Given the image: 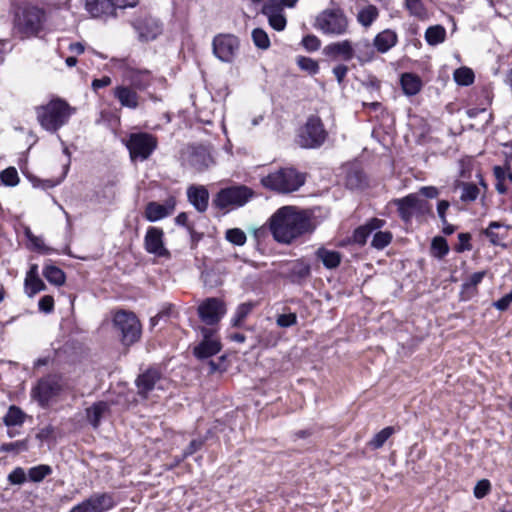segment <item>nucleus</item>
I'll use <instances>...</instances> for the list:
<instances>
[{
	"label": "nucleus",
	"instance_id": "1",
	"mask_svg": "<svg viewBox=\"0 0 512 512\" xmlns=\"http://www.w3.org/2000/svg\"><path fill=\"white\" fill-rule=\"evenodd\" d=\"M270 231L274 239L283 244H290L305 233H310L315 226L312 214L296 206H283L270 218Z\"/></svg>",
	"mask_w": 512,
	"mask_h": 512
},
{
	"label": "nucleus",
	"instance_id": "2",
	"mask_svg": "<svg viewBox=\"0 0 512 512\" xmlns=\"http://www.w3.org/2000/svg\"><path fill=\"white\" fill-rule=\"evenodd\" d=\"M73 112L74 109L60 98L53 99L46 105L36 107L39 124L49 132H56L65 125Z\"/></svg>",
	"mask_w": 512,
	"mask_h": 512
},
{
	"label": "nucleus",
	"instance_id": "3",
	"mask_svg": "<svg viewBox=\"0 0 512 512\" xmlns=\"http://www.w3.org/2000/svg\"><path fill=\"white\" fill-rule=\"evenodd\" d=\"M305 182L304 176L294 168H281L261 179V184L278 193H291Z\"/></svg>",
	"mask_w": 512,
	"mask_h": 512
},
{
	"label": "nucleus",
	"instance_id": "4",
	"mask_svg": "<svg viewBox=\"0 0 512 512\" xmlns=\"http://www.w3.org/2000/svg\"><path fill=\"white\" fill-rule=\"evenodd\" d=\"M314 27L326 35L342 36L348 32L349 22L341 9H325L316 16Z\"/></svg>",
	"mask_w": 512,
	"mask_h": 512
},
{
	"label": "nucleus",
	"instance_id": "5",
	"mask_svg": "<svg viewBox=\"0 0 512 512\" xmlns=\"http://www.w3.org/2000/svg\"><path fill=\"white\" fill-rule=\"evenodd\" d=\"M113 326L120 333L121 341L125 345H131L140 339L141 324L133 312L125 310L115 312Z\"/></svg>",
	"mask_w": 512,
	"mask_h": 512
},
{
	"label": "nucleus",
	"instance_id": "6",
	"mask_svg": "<svg viewBox=\"0 0 512 512\" xmlns=\"http://www.w3.org/2000/svg\"><path fill=\"white\" fill-rule=\"evenodd\" d=\"M45 14L35 6L22 8L15 18V26L25 37L37 35L42 29Z\"/></svg>",
	"mask_w": 512,
	"mask_h": 512
},
{
	"label": "nucleus",
	"instance_id": "7",
	"mask_svg": "<svg viewBox=\"0 0 512 512\" xmlns=\"http://www.w3.org/2000/svg\"><path fill=\"white\" fill-rule=\"evenodd\" d=\"M326 136L327 133L321 119L317 116H311L301 128L297 143L303 148H318L324 143Z\"/></svg>",
	"mask_w": 512,
	"mask_h": 512
},
{
	"label": "nucleus",
	"instance_id": "8",
	"mask_svg": "<svg viewBox=\"0 0 512 512\" xmlns=\"http://www.w3.org/2000/svg\"><path fill=\"white\" fill-rule=\"evenodd\" d=\"M253 196V190L247 186H232L220 190L213 202L220 209L230 206L240 207L245 205Z\"/></svg>",
	"mask_w": 512,
	"mask_h": 512
},
{
	"label": "nucleus",
	"instance_id": "9",
	"mask_svg": "<svg viewBox=\"0 0 512 512\" xmlns=\"http://www.w3.org/2000/svg\"><path fill=\"white\" fill-rule=\"evenodd\" d=\"M157 147V139L149 133H133L127 141L132 160H146Z\"/></svg>",
	"mask_w": 512,
	"mask_h": 512
},
{
	"label": "nucleus",
	"instance_id": "10",
	"mask_svg": "<svg viewBox=\"0 0 512 512\" xmlns=\"http://www.w3.org/2000/svg\"><path fill=\"white\" fill-rule=\"evenodd\" d=\"M62 390L60 377L56 375H48L40 379L37 385L32 389L31 395L33 399L44 407L49 400L57 396Z\"/></svg>",
	"mask_w": 512,
	"mask_h": 512
},
{
	"label": "nucleus",
	"instance_id": "11",
	"mask_svg": "<svg viewBox=\"0 0 512 512\" xmlns=\"http://www.w3.org/2000/svg\"><path fill=\"white\" fill-rule=\"evenodd\" d=\"M212 48L219 60L230 63L239 50V40L232 34H218L212 41Z\"/></svg>",
	"mask_w": 512,
	"mask_h": 512
},
{
	"label": "nucleus",
	"instance_id": "12",
	"mask_svg": "<svg viewBox=\"0 0 512 512\" xmlns=\"http://www.w3.org/2000/svg\"><path fill=\"white\" fill-rule=\"evenodd\" d=\"M116 505V501L110 493H94L69 512H106Z\"/></svg>",
	"mask_w": 512,
	"mask_h": 512
},
{
	"label": "nucleus",
	"instance_id": "13",
	"mask_svg": "<svg viewBox=\"0 0 512 512\" xmlns=\"http://www.w3.org/2000/svg\"><path fill=\"white\" fill-rule=\"evenodd\" d=\"M198 315L206 325H216L226 313L225 303L218 298H207L198 306Z\"/></svg>",
	"mask_w": 512,
	"mask_h": 512
},
{
	"label": "nucleus",
	"instance_id": "14",
	"mask_svg": "<svg viewBox=\"0 0 512 512\" xmlns=\"http://www.w3.org/2000/svg\"><path fill=\"white\" fill-rule=\"evenodd\" d=\"M203 340L194 348V355L198 358H208L221 350V343L215 337L213 328H201Z\"/></svg>",
	"mask_w": 512,
	"mask_h": 512
},
{
	"label": "nucleus",
	"instance_id": "15",
	"mask_svg": "<svg viewBox=\"0 0 512 512\" xmlns=\"http://www.w3.org/2000/svg\"><path fill=\"white\" fill-rule=\"evenodd\" d=\"M163 236L164 232L161 228L149 227L144 238V246L146 251L157 257L168 258L170 253L164 246Z\"/></svg>",
	"mask_w": 512,
	"mask_h": 512
},
{
	"label": "nucleus",
	"instance_id": "16",
	"mask_svg": "<svg viewBox=\"0 0 512 512\" xmlns=\"http://www.w3.org/2000/svg\"><path fill=\"white\" fill-rule=\"evenodd\" d=\"M175 206L176 200L174 197L167 198L164 204L152 201L146 205L144 216L149 222H156L171 215Z\"/></svg>",
	"mask_w": 512,
	"mask_h": 512
},
{
	"label": "nucleus",
	"instance_id": "17",
	"mask_svg": "<svg viewBox=\"0 0 512 512\" xmlns=\"http://www.w3.org/2000/svg\"><path fill=\"white\" fill-rule=\"evenodd\" d=\"M162 377L156 370H147L143 374L139 375L136 380V386L138 394L144 398H147L149 393L155 388L162 389Z\"/></svg>",
	"mask_w": 512,
	"mask_h": 512
},
{
	"label": "nucleus",
	"instance_id": "18",
	"mask_svg": "<svg viewBox=\"0 0 512 512\" xmlns=\"http://www.w3.org/2000/svg\"><path fill=\"white\" fill-rule=\"evenodd\" d=\"M324 54L328 57L349 61L354 57V48L350 40H343L325 46Z\"/></svg>",
	"mask_w": 512,
	"mask_h": 512
},
{
	"label": "nucleus",
	"instance_id": "19",
	"mask_svg": "<svg viewBox=\"0 0 512 512\" xmlns=\"http://www.w3.org/2000/svg\"><path fill=\"white\" fill-rule=\"evenodd\" d=\"M262 13L268 17L269 24L277 31H282L286 27V18L283 10L278 4H271L266 2L262 7Z\"/></svg>",
	"mask_w": 512,
	"mask_h": 512
},
{
	"label": "nucleus",
	"instance_id": "20",
	"mask_svg": "<svg viewBox=\"0 0 512 512\" xmlns=\"http://www.w3.org/2000/svg\"><path fill=\"white\" fill-rule=\"evenodd\" d=\"M113 95L123 107L136 109L139 106L140 96L132 87L117 86L113 90Z\"/></svg>",
	"mask_w": 512,
	"mask_h": 512
},
{
	"label": "nucleus",
	"instance_id": "21",
	"mask_svg": "<svg viewBox=\"0 0 512 512\" xmlns=\"http://www.w3.org/2000/svg\"><path fill=\"white\" fill-rule=\"evenodd\" d=\"M187 197L197 211L204 212L207 210L209 193L204 186H190L187 189Z\"/></svg>",
	"mask_w": 512,
	"mask_h": 512
},
{
	"label": "nucleus",
	"instance_id": "22",
	"mask_svg": "<svg viewBox=\"0 0 512 512\" xmlns=\"http://www.w3.org/2000/svg\"><path fill=\"white\" fill-rule=\"evenodd\" d=\"M189 164L197 171H203L211 166L213 159L207 148L194 147L189 156Z\"/></svg>",
	"mask_w": 512,
	"mask_h": 512
},
{
	"label": "nucleus",
	"instance_id": "23",
	"mask_svg": "<svg viewBox=\"0 0 512 512\" xmlns=\"http://www.w3.org/2000/svg\"><path fill=\"white\" fill-rule=\"evenodd\" d=\"M125 78L134 90H145L151 84V75L147 70L129 69L125 72Z\"/></svg>",
	"mask_w": 512,
	"mask_h": 512
},
{
	"label": "nucleus",
	"instance_id": "24",
	"mask_svg": "<svg viewBox=\"0 0 512 512\" xmlns=\"http://www.w3.org/2000/svg\"><path fill=\"white\" fill-rule=\"evenodd\" d=\"M384 220L378 218H372L368 223L358 227L353 234V240L358 244H365L367 237L374 231L384 226Z\"/></svg>",
	"mask_w": 512,
	"mask_h": 512
},
{
	"label": "nucleus",
	"instance_id": "25",
	"mask_svg": "<svg viewBox=\"0 0 512 512\" xmlns=\"http://www.w3.org/2000/svg\"><path fill=\"white\" fill-rule=\"evenodd\" d=\"M397 39L394 31L386 29L376 35L373 44L378 52L385 53L396 45Z\"/></svg>",
	"mask_w": 512,
	"mask_h": 512
},
{
	"label": "nucleus",
	"instance_id": "26",
	"mask_svg": "<svg viewBox=\"0 0 512 512\" xmlns=\"http://www.w3.org/2000/svg\"><path fill=\"white\" fill-rule=\"evenodd\" d=\"M416 194H409L406 197L395 199L394 204L398 207L400 217L408 222L415 214Z\"/></svg>",
	"mask_w": 512,
	"mask_h": 512
},
{
	"label": "nucleus",
	"instance_id": "27",
	"mask_svg": "<svg viewBox=\"0 0 512 512\" xmlns=\"http://www.w3.org/2000/svg\"><path fill=\"white\" fill-rule=\"evenodd\" d=\"M109 405L107 402L99 401L94 403L91 407L86 409V416L89 423L97 428L100 424L101 418L108 412Z\"/></svg>",
	"mask_w": 512,
	"mask_h": 512
},
{
	"label": "nucleus",
	"instance_id": "28",
	"mask_svg": "<svg viewBox=\"0 0 512 512\" xmlns=\"http://www.w3.org/2000/svg\"><path fill=\"white\" fill-rule=\"evenodd\" d=\"M85 7L93 17L112 13L108 0H86Z\"/></svg>",
	"mask_w": 512,
	"mask_h": 512
},
{
	"label": "nucleus",
	"instance_id": "29",
	"mask_svg": "<svg viewBox=\"0 0 512 512\" xmlns=\"http://www.w3.org/2000/svg\"><path fill=\"white\" fill-rule=\"evenodd\" d=\"M317 257L328 269L336 268L341 261V255L339 252L327 250L325 248H320L317 250Z\"/></svg>",
	"mask_w": 512,
	"mask_h": 512
},
{
	"label": "nucleus",
	"instance_id": "30",
	"mask_svg": "<svg viewBox=\"0 0 512 512\" xmlns=\"http://www.w3.org/2000/svg\"><path fill=\"white\" fill-rule=\"evenodd\" d=\"M401 85L404 93L410 96L417 94L421 89V81L419 77L410 73L402 75Z\"/></svg>",
	"mask_w": 512,
	"mask_h": 512
},
{
	"label": "nucleus",
	"instance_id": "31",
	"mask_svg": "<svg viewBox=\"0 0 512 512\" xmlns=\"http://www.w3.org/2000/svg\"><path fill=\"white\" fill-rule=\"evenodd\" d=\"M446 30L441 25L430 26L425 32V39L429 45L435 46L444 42Z\"/></svg>",
	"mask_w": 512,
	"mask_h": 512
},
{
	"label": "nucleus",
	"instance_id": "32",
	"mask_svg": "<svg viewBox=\"0 0 512 512\" xmlns=\"http://www.w3.org/2000/svg\"><path fill=\"white\" fill-rule=\"evenodd\" d=\"M43 275L46 278L48 282L51 284H54L56 286H61L65 282V274L64 272L54 266V265H48L43 269Z\"/></svg>",
	"mask_w": 512,
	"mask_h": 512
},
{
	"label": "nucleus",
	"instance_id": "33",
	"mask_svg": "<svg viewBox=\"0 0 512 512\" xmlns=\"http://www.w3.org/2000/svg\"><path fill=\"white\" fill-rule=\"evenodd\" d=\"M377 17L378 9L373 5H368L359 11L357 20L362 26L369 27Z\"/></svg>",
	"mask_w": 512,
	"mask_h": 512
},
{
	"label": "nucleus",
	"instance_id": "34",
	"mask_svg": "<svg viewBox=\"0 0 512 512\" xmlns=\"http://www.w3.org/2000/svg\"><path fill=\"white\" fill-rule=\"evenodd\" d=\"M25 414L16 406H11L4 416V423L7 426H17L24 422Z\"/></svg>",
	"mask_w": 512,
	"mask_h": 512
},
{
	"label": "nucleus",
	"instance_id": "35",
	"mask_svg": "<svg viewBox=\"0 0 512 512\" xmlns=\"http://www.w3.org/2000/svg\"><path fill=\"white\" fill-rule=\"evenodd\" d=\"M46 286L40 277L25 278V292L32 298L40 291L45 290Z\"/></svg>",
	"mask_w": 512,
	"mask_h": 512
},
{
	"label": "nucleus",
	"instance_id": "36",
	"mask_svg": "<svg viewBox=\"0 0 512 512\" xmlns=\"http://www.w3.org/2000/svg\"><path fill=\"white\" fill-rule=\"evenodd\" d=\"M405 7L410 15L419 19L427 17V11L421 0H405Z\"/></svg>",
	"mask_w": 512,
	"mask_h": 512
},
{
	"label": "nucleus",
	"instance_id": "37",
	"mask_svg": "<svg viewBox=\"0 0 512 512\" xmlns=\"http://www.w3.org/2000/svg\"><path fill=\"white\" fill-rule=\"evenodd\" d=\"M394 433L393 427H386L378 432L368 443V445L372 449L381 448L384 443L390 438V436Z\"/></svg>",
	"mask_w": 512,
	"mask_h": 512
},
{
	"label": "nucleus",
	"instance_id": "38",
	"mask_svg": "<svg viewBox=\"0 0 512 512\" xmlns=\"http://www.w3.org/2000/svg\"><path fill=\"white\" fill-rule=\"evenodd\" d=\"M51 473L52 469L50 466L41 464L30 468L28 471V477L32 482H40Z\"/></svg>",
	"mask_w": 512,
	"mask_h": 512
},
{
	"label": "nucleus",
	"instance_id": "39",
	"mask_svg": "<svg viewBox=\"0 0 512 512\" xmlns=\"http://www.w3.org/2000/svg\"><path fill=\"white\" fill-rule=\"evenodd\" d=\"M454 80L463 86H468L474 81V73L470 68L461 67L454 72Z\"/></svg>",
	"mask_w": 512,
	"mask_h": 512
},
{
	"label": "nucleus",
	"instance_id": "40",
	"mask_svg": "<svg viewBox=\"0 0 512 512\" xmlns=\"http://www.w3.org/2000/svg\"><path fill=\"white\" fill-rule=\"evenodd\" d=\"M225 239L234 245L243 246L246 243L247 236L242 229L231 228L225 232Z\"/></svg>",
	"mask_w": 512,
	"mask_h": 512
},
{
	"label": "nucleus",
	"instance_id": "41",
	"mask_svg": "<svg viewBox=\"0 0 512 512\" xmlns=\"http://www.w3.org/2000/svg\"><path fill=\"white\" fill-rule=\"evenodd\" d=\"M254 307L253 303H242L238 306L236 313L232 319V325L237 327L251 313Z\"/></svg>",
	"mask_w": 512,
	"mask_h": 512
},
{
	"label": "nucleus",
	"instance_id": "42",
	"mask_svg": "<svg viewBox=\"0 0 512 512\" xmlns=\"http://www.w3.org/2000/svg\"><path fill=\"white\" fill-rule=\"evenodd\" d=\"M479 188L473 183H463L460 199L463 202H472L477 199Z\"/></svg>",
	"mask_w": 512,
	"mask_h": 512
},
{
	"label": "nucleus",
	"instance_id": "43",
	"mask_svg": "<svg viewBox=\"0 0 512 512\" xmlns=\"http://www.w3.org/2000/svg\"><path fill=\"white\" fill-rule=\"evenodd\" d=\"M252 39L254 44L260 49L266 50L270 46L269 37L261 28H256L252 31Z\"/></svg>",
	"mask_w": 512,
	"mask_h": 512
},
{
	"label": "nucleus",
	"instance_id": "44",
	"mask_svg": "<svg viewBox=\"0 0 512 512\" xmlns=\"http://www.w3.org/2000/svg\"><path fill=\"white\" fill-rule=\"evenodd\" d=\"M0 179L4 185L16 186L19 182L18 172L14 167H8L0 173Z\"/></svg>",
	"mask_w": 512,
	"mask_h": 512
},
{
	"label": "nucleus",
	"instance_id": "45",
	"mask_svg": "<svg viewBox=\"0 0 512 512\" xmlns=\"http://www.w3.org/2000/svg\"><path fill=\"white\" fill-rule=\"evenodd\" d=\"M25 235L37 251L45 254L51 252V249L45 245L44 240L41 237L35 236L29 228L25 229Z\"/></svg>",
	"mask_w": 512,
	"mask_h": 512
},
{
	"label": "nucleus",
	"instance_id": "46",
	"mask_svg": "<svg viewBox=\"0 0 512 512\" xmlns=\"http://www.w3.org/2000/svg\"><path fill=\"white\" fill-rule=\"evenodd\" d=\"M392 240V234L388 231H378L372 239V246L376 249L385 248Z\"/></svg>",
	"mask_w": 512,
	"mask_h": 512
},
{
	"label": "nucleus",
	"instance_id": "47",
	"mask_svg": "<svg viewBox=\"0 0 512 512\" xmlns=\"http://www.w3.org/2000/svg\"><path fill=\"white\" fill-rule=\"evenodd\" d=\"M297 64L302 70L307 71L311 75L317 74L319 71L318 62L312 58L300 56L297 58Z\"/></svg>",
	"mask_w": 512,
	"mask_h": 512
},
{
	"label": "nucleus",
	"instance_id": "48",
	"mask_svg": "<svg viewBox=\"0 0 512 512\" xmlns=\"http://www.w3.org/2000/svg\"><path fill=\"white\" fill-rule=\"evenodd\" d=\"M502 226H503L502 223L493 221L484 230V234L489 238L490 242L494 245L499 244L500 241L503 239V236H500L498 233L494 232V229H498Z\"/></svg>",
	"mask_w": 512,
	"mask_h": 512
},
{
	"label": "nucleus",
	"instance_id": "49",
	"mask_svg": "<svg viewBox=\"0 0 512 512\" xmlns=\"http://www.w3.org/2000/svg\"><path fill=\"white\" fill-rule=\"evenodd\" d=\"M432 250L439 258L445 256L449 251L446 240L443 237H435L432 240Z\"/></svg>",
	"mask_w": 512,
	"mask_h": 512
},
{
	"label": "nucleus",
	"instance_id": "50",
	"mask_svg": "<svg viewBox=\"0 0 512 512\" xmlns=\"http://www.w3.org/2000/svg\"><path fill=\"white\" fill-rule=\"evenodd\" d=\"M276 323L282 328L291 327L297 323V316L295 313L281 314L277 317Z\"/></svg>",
	"mask_w": 512,
	"mask_h": 512
},
{
	"label": "nucleus",
	"instance_id": "51",
	"mask_svg": "<svg viewBox=\"0 0 512 512\" xmlns=\"http://www.w3.org/2000/svg\"><path fill=\"white\" fill-rule=\"evenodd\" d=\"M491 485L490 482L486 479H482L477 482L476 486L474 487V496L477 499H482L485 497L488 492L490 491Z\"/></svg>",
	"mask_w": 512,
	"mask_h": 512
},
{
	"label": "nucleus",
	"instance_id": "52",
	"mask_svg": "<svg viewBox=\"0 0 512 512\" xmlns=\"http://www.w3.org/2000/svg\"><path fill=\"white\" fill-rule=\"evenodd\" d=\"M8 480L11 484L20 485L26 481V473L23 468H15L9 475Z\"/></svg>",
	"mask_w": 512,
	"mask_h": 512
},
{
	"label": "nucleus",
	"instance_id": "53",
	"mask_svg": "<svg viewBox=\"0 0 512 512\" xmlns=\"http://www.w3.org/2000/svg\"><path fill=\"white\" fill-rule=\"evenodd\" d=\"M303 46L308 51H316L320 48L321 42L315 35H307L302 39Z\"/></svg>",
	"mask_w": 512,
	"mask_h": 512
},
{
	"label": "nucleus",
	"instance_id": "54",
	"mask_svg": "<svg viewBox=\"0 0 512 512\" xmlns=\"http://www.w3.org/2000/svg\"><path fill=\"white\" fill-rule=\"evenodd\" d=\"M485 271L475 272L469 276L466 282L463 284L464 289L476 288V286L483 280Z\"/></svg>",
	"mask_w": 512,
	"mask_h": 512
},
{
	"label": "nucleus",
	"instance_id": "55",
	"mask_svg": "<svg viewBox=\"0 0 512 512\" xmlns=\"http://www.w3.org/2000/svg\"><path fill=\"white\" fill-rule=\"evenodd\" d=\"M39 310L45 313H50L54 309V298L50 295L43 296L38 303Z\"/></svg>",
	"mask_w": 512,
	"mask_h": 512
},
{
	"label": "nucleus",
	"instance_id": "56",
	"mask_svg": "<svg viewBox=\"0 0 512 512\" xmlns=\"http://www.w3.org/2000/svg\"><path fill=\"white\" fill-rule=\"evenodd\" d=\"M310 274V267L303 263H297L292 268V276L298 279L305 278Z\"/></svg>",
	"mask_w": 512,
	"mask_h": 512
},
{
	"label": "nucleus",
	"instance_id": "57",
	"mask_svg": "<svg viewBox=\"0 0 512 512\" xmlns=\"http://www.w3.org/2000/svg\"><path fill=\"white\" fill-rule=\"evenodd\" d=\"M415 214L424 215L430 212L429 203L416 194Z\"/></svg>",
	"mask_w": 512,
	"mask_h": 512
},
{
	"label": "nucleus",
	"instance_id": "58",
	"mask_svg": "<svg viewBox=\"0 0 512 512\" xmlns=\"http://www.w3.org/2000/svg\"><path fill=\"white\" fill-rule=\"evenodd\" d=\"M110 3L111 10L113 11L115 8H126V7H135L138 3V0H108Z\"/></svg>",
	"mask_w": 512,
	"mask_h": 512
},
{
	"label": "nucleus",
	"instance_id": "59",
	"mask_svg": "<svg viewBox=\"0 0 512 512\" xmlns=\"http://www.w3.org/2000/svg\"><path fill=\"white\" fill-rule=\"evenodd\" d=\"M512 303V292L511 293H508L506 294L505 296H503L501 299H499L498 301H496L494 303V306L500 310V311H504L506 310L509 305Z\"/></svg>",
	"mask_w": 512,
	"mask_h": 512
},
{
	"label": "nucleus",
	"instance_id": "60",
	"mask_svg": "<svg viewBox=\"0 0 512 512\" xmlns=\"http://www.w3.org/2000/svg\"><path fill=\"white\" fill-rule=\"evenodd\" d=\"M450 203L446 200L439 201L437 205V213L442 224H446V211L448 210Z\"/></svg>",
	"mask_w": 512,
	"mask_h": 512
},
{
	"label": "nucleus",
	"instance_id": "61",
	"mask_svg": "<svg viewBox=\"0 0 512 512\" xmlns=\"http://www.w3.org/2000/svg\"><path fill=\"white\" fill-rule=\"evenodd\" d=\"M26 444L21 441H16L12 443H6L2 445V451L10 452V451H19V450H26Z\"/></svg>",
	"mask_w": 512,
	"mask_h": 512
},
{
	"label": "nucleus",
	"instance_id": "62",
	"mask_svg": "<svg viewBox=\"0 0 512 512\" xmlns=\"http://www.w3.org/2000/svg\"><path fill=\"white\" fill-rule=\"evenodd\" d=\"M470 234L468 233H460L458 235V239H459V242H460V245L459 247H457V251L461 252V251H464V250H470V244H469V241H470Z\"/></svg>",
	"mask_w": 512,
	"mask_h": 512
},
{
	"label": "nucleus",
	"instance_id": "63",
	"mask_svg": "<svg viewBox=\"0 0 512 512\" xmlns=\"http://www.w3.org/2000/svg\"><path fill=\"white\" fill-rule=\"evenodd\" d=\"M419 193L421 195H423L424 197L431 198V199L436 198L439 195L438 189L434 186L421 187L419 190Z\"/></svg>",
	"mask_w": 512,
	"mask_h": 512
},
{
	"label": "nucleus",
	"instance_id": "64",
	"mask_svg": "<svg viewBox=\"0 0 512 512\" xmlns=\"http://www.w3.org/2000/svg\"><path fill=\"white\" fill-rule=\"evenodd\" d=\"M112 80L109 76H103L100 79H94L92 82V88L94 90H97L99 88H103L106 86H109L111 84Z\"/></svg>",
	"mask_w": 512,
	"mask_h": 512
}]
</instances>
